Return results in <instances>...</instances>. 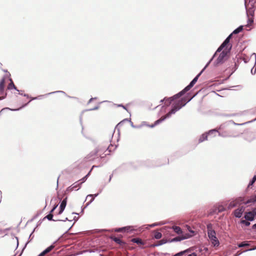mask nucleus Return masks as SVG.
<instances>
[{"instance_id":"f257e3e1","label":"nucleus","mask_w":256,"mask_h":256,"mask_svg":"<svg viewBox=\"0 0 256 256\" xmlns=\"http://www.w3.org/2000/svg\"><path fill=\"white\" fill-rule=\"evenodd\" d=\"M192 98L187 99L186 98H182L180 100H178L176 104H175L169 112L166 114L164 116H162L160 119L154 122V124L150 126L151 128H153L156 125L160 124L163 120H164L166 118H168L172 114H174L176 111L181 108L183 106H184Z\"/></svg>"},{"instance_id":"f03ea898","label":"nucleus","mask_w":256,"mask_h":256,"mask_svg":"<svg viewBox=\"0 0 256 256\" xmlns=\"http://www.w3.org/2000/svg\"><path fill=\"white\" fill-rule=\"evenodd\" d=\"M245 6L246 10V14L248 18V25H251L254 22V16L256 7V0H251L247 2L245 0Z\"/></svg>"},{"instance_id":"7ed1b4c3","label":"nucleus","mask_w":256,"mask_h":256,"mask_svg":"<svg viewBox=\"0 0 256 256\" xmlns=\"http://www.w3.org/2000/svg\"><path fill=\"white\" fill-rule=\"evenodd\" d=\"M111 152L110 146H109L107 150H104V148H100L94 152H92L88 156V158H89L90 160H94L95 158V156L93 158H91L93 156H99L101 158H104L106 155L110 154V152Z\"/></svg>"},{"instance_id":"20e7f679","label":"nucleus","mask_w":256,"mask_h":256,"mask_svg":"<svg viewBox=\"0 0 256 256\" xmlns=\"http://www.w3.org/2000/svg\"><path fill=\"white\" fill-rule=\"evenodd\" d=\"M256 202V194L252 196L246 202H244V197H239L236 198L234 200L231 202L228 206V208H232L236 206L238 204H240L242 203H244V204H248L250 203L254 202Z\"/></svg>"},{"instance_id":"39448f33","label":"nucleus","mask_w":256,"mask_h":256,"mask_svg":"<svg viewBox=\"0 0 256 256\" xmlns=\"http://www.w3.org/2000/svg\"><path fill=\"white\" fill-rule=\"evenodd\" d=\"M208 235L212 244L214 246H218L220 244L218 238L216 237V232L212 229L211 225L208 226Z\"/></svg>"},{"instance_id":"423d86ee","label":"nucleus","mask_w":256,"mask_h":256,"mask_svg":"<svg viewBox=\"0 0 256 256\" xmlns=\"http://www.w3.org/2000/svg\"><path fill=\"white\" fill-rule=\"evenodd\" d=\"M243 29L242 26H240L236 29L233 32L230 34L223 42V43L221 44V46L218 48L217 52H220L224 48L226 47V50H227V45L230 42V38H231V36L232 34H237L242 31Z\"/></svg>"},{"instance_id":"0eeeda50","label":"nucleus","mask_w":256,"mask_h":256,"mask_svg":"<svg viewBox=\"0 0 256 256\" xmlns=\"http://www.w3.org/2000/svg\"><path fill=\"white\" fill-rule=\"evenodd\" d=\"M201 73L202 72L193 79V80L190 82V84L187 86H186L179 93L176 94V96L177 97H180L182 96L185 92L188 91L196 82L198 78L200 75Z\"/></svg>"},{"instance_id":"6e6552de","label":"nucleus","mask_w":256,"mask_h":256,"mask_svg":"<svg viewBox=\"0 0 256 256\" xmlns=\"http://www.w3.org/2000/svg\"><path fill=\"white\" fill-rule=\"evenodd\" d=\"M187 228H188V230L192 234H185L184 235H182V236H177V237H176L174 238L172 240V242H178V241H180L182 240H185V239H187L188 238H190L191 236H192L193 235H194V232L191 230L190 229V226H187Z\"/></svg>"},{"instance_id":"1a4fd4ad","label":"nucleus","mask_w":256,"mask_h":256,"mask_svg":"<svg viewBox=\"0 0 256 256\" xmlns=\"http://www.w3.org/2000/svg\"><path fill=\"white\" fill-rule=\"evenodd\" d=\"M5 80L4 78H3L0 81V100L4 98L6 96V93L4 92L5 88Z\"/></svg>"},{"instance_id":"9d476101","label":"nucleus","mask_w":256,"mask_h":256,"mask_svg":"<svg viewBox=\"0 0 256 256\" xmlns=\"http://www.w3.org/2000/svg\"><path fill=\"white\" fill-rule=\"evenodd\" d=\"M255 216H256V208L251 212H246L244 218L246 220L252 221L254 220Z\"/></svg>"},{"instance_id":"9b49d317","label":"nucleus","mask_w":256,"mask_h":256,"mask_svg":"<svg viewBox=\"0 0 256 256\" xmlns=\"http://www.w3.org/2000/svg\"><path fill=\"white\" fill-rule=\"evenodd\" d=\"M176 94L170 98H164L163 100H160V102H164V104L166 106H168L175 99L178 98L179 97H177L176 96Z\"/></svg>"},{"instance_id":"f8f14e48","label":"nucleus","mask_w":256,"mask_h":256,"mask_svg":"<svg viewBox=\"0 0 256 256\" xmlns=\"http://www.w3.org/2000/svg\"><path fill=\"white\" fill-rule=\"evenodd\" d=\"M245 208L243 206L236 209L234 213V215L236 218H240Z\"/></svg>"},{"instance_id":"ddd939ff","label":"nucleus","mask_w":256,"mask_h":256,"mask_svg":"<svg viewBox=\"0 0 256 256\" xmlns=\"http://www.w3.org/2000/svg\"><path fill=\"white\" fill-rule=\"evenodd\" d=\"M131 242L136 243L140 246H142L146 244V242L142 240L140 238H133L131 240Z\"/></svg>"},{"instance_id":"4468645a","label":"nucleus","mask_w":256,"mask_h":256,"mask_svg":"<svg viewBox=\"0 0 256 256\" xmlns=\"http://www.w3.org/2000/svg\"><path fill=\"white\" fill-rule=\"evenodd\" d=\"M54 246H55L53 244L51 245L50 246L46 248L42 252H41L38 256H44L46 254L50 252L51 250H52L54 248Z\"/></svg>"},{"instance_id":"2eb2a0df","label":"nucleus","mask_w":256,"mask_h":256,"mask_svg":"<svg viewBox=\"0 0 256 256\" xmlns=\"http://www.w3.org/2000/svg\"><path fill=\"white\" fill-rule=\"evenodd\" d=\"M225 210V208L222 205L216 206L214 209V212L219 213Z\"/></svg>"},{"instance_id":"dca6fc26","label":"nucleus","mask_w":256,"mask_h":256,"mask_svg":"<svg viewBox=\"0 0 256 256\" xmlns=\"http://www.w3.org/2000/svg\"><path fill=\"white\" fill-rule=\"evenodd\" d=\"M66 200H67V198H66L64 199L63 200L62 202L60 205V210L58 212V214H61L62 212L64 211V209L65 208V207L66 204Z\"/></svg>"},{"instance_id":"f3484780","label":"nucleus","mask_w":256,"mask_h":256,"mask_svg":"<svg viewBox=\"0 0 256 256\" xmlns=\"http://www.w3.org/2000/svg\"><path fill=\"white\" fill-rule=\"evenodd\" d=\"M114 241L120 246H123L125 244V242H123L120 238L116 237H114L112 238Z\"/></svg>"},{"instance_id":"a211bd4d","label":"nucleus","mask_w":256,"mask_h":256,"mask_svg":"<svg viewBox=\"0 0 256 256\" xmlns=\"http://www.w3.org/2000/svg\"><path fill=\"white\" fill-rule=\"evenodd\" d=\"M131 230V227L130 226H126V227H124L122 228H117L115 230L116 232H122L124 231H128Z\"/></svg>"},{"instance_id":"6ab92c4d","label":"nucleus","mask_w":256,"mask_h":256,"mask_svg":"<svg viewBox=\"0 0 256 256\" xmlns=\"http://www.w3.org/2000/svg\"><path fill=\"white\" fill-rule=\"evenodd\" d=\"M78 182H79V181L75 182L71 186H70V190H78L79 188L80 187V185H78V184L80 183Z\"/></svg>"},{"instance_id":"aec40b11","label":"nucleus","mask_w":256,"mask_h":256,"mask_svg":"<svg viewBox=\"0 0 256 256\" xmlns=\"http://www.w3.org/2000/svg\"><path fill=\"white\" fill-rule=\"evenodd\" d=\"M208 140V134H204L198 140V142H204V140Z\"/></svg>"},{"instance_id":"412c9836","label":"nucleus","mask_w":256,"mask_h":256,"mask_svg":"<svg viewBox=\"0 0 256 256\" xmlns=\"http://www.w3.org/2000/svg\"><path fill=\"white\" fill-rule=\"evenodd\" d=\"M57 206V205L55 206H54V208L50 212H52L54 210L55 208H56ZM52 217H53V214H52L51 213L49 214L48 215H47L45 218H47L49 220H52Z\"/></svg>"},{"instance_id":"4be33fe9","label":"nucleus","mask_w":256,"mask_h":256,"mask_svg":"<svg viewBox=\"0 0 256 256\" xmlns=\"http://www.w3.org/2000/svg\"><path fill=\"white\" fill-rule=\"evenodd\" d=\"M172 229L174 230V232L177 233L178 234H180L182 233V230L179 226H172Z\"/></svg>"},{"instance_id":"5701e85b","label":"nucleus","mask_w":256,"mask_h":256,"mask_svg":"<svg viewBox=\"0 0 256 256\" xmlns=\"http://www.w3.org/2000/svg\"><path fill=\"white\" fill-rule=\"evenodd\" d=\"M12 88L16 90V88L14 86L12 80H10V82L8 84V90H12Z\"/></svg>"},{"instance_id":"b1692460","label":"nucleus","mask_w":256,"mask_h":256,"mask_svg":"<svg viewBox=\"0 0 256 256\" xmlns=\"http://www.w3.org/2000/svg\"><path fill=\"white\" fill-rule=\"evenodd\" d=\"M190 252V249H187V250H185L182 251L180 252H179L175 254L174 256H182L183 254H184L185 253L188 252Z\"/></svg>"},{"instance_id":"393cba45","label":"nucleus","mask_w":256,"mask_h":256,"mask_svg":"<svg viewBox=\"0 0 256 256\" xmlns=\"http://www.w3.org/2000/svg\"><path fill=\"white\" fill-rule=\"evenodd\" d=\"M162 234L160 232H154V237L156 239H160L162 238Z\"/></svg>"},{"instance_id":"a878e982","label":"nucleus","mask_w":256,"mask_h":256,"mask_svg":"<svg viewBox=\"0 0 256 256\" xmlns=\"http://www.w3.org/2000/svg\"><path fill=\"white\" fill-rule=\"evenodd\" d=\"M226 52H224V51H223L220 55V56L218 58V60L220 61L222 58L225 56L226 54Z\"/></svg>"},{"instance_id":"bb28decb","label":"nucleus","mask_w":256,"mask_h":256,"mask_svg":"<svg viewBox=\"0 0 256 256\" xmlns=\"http://www.w3.org/2000/svg\"><path fill=\"white\" fill-rule=\"evenodd\" d=\"M88 176V174L86 176L83 178H82L80 180H79V182L80 181V182L79 183L78 185H80L81 184H82L83 182H84L87 179Z\"/></svg>"},{"instance_id":"cd10ccee","label":"nucleus","mask_w":256,"mask_h":256,"mask_svg":"<svg viewBox=\"0 0 256 256\" xmlns=\"http://www.w3.org/2000/svg\"><path fill=\"white\" fill-rule=\"evenodd\" d=\"M242 223L244 224L246 226H248L250 224V222L244 220H242Z\"/></svg>"},{"instance_id":"c85d7f7f","label":"nucleus","mask_w":256,"mask_h":256,"mask_svg":"<svg viewBox=\"0 0 256 256\" xmlns=\"http://www.w3.org/2000/svg\"><path fill=\"white\" fill-rule=\"evenodd\" d=\"M248 246V244L242 242L238 245V247L241 248L245 246Z\"/></svg>"},{"instance_id":"c756f323","label":"nucleus","mask_w":256,"mask_h":256,"mask_svg":"<svg viewBox=\"0 0 256 256\" xmlns=\"http://www.w3.org/2000/svg\"><path fill=\"white\" fill-rule=\"evenodd\" d=\"M255 182L253 180H252L249 183L248 188H250V186H252L253 184Z\"/></svg>"},{"instance_id":"7c9ffc66","label":"nucleus","mask_w":256,"mask_h":256,"mask_svg":"<svg viewBox=\"0 0 256 256\" xmlns=\"http://www.w3.org/2000/svg\"><path fill=\"white\" fill-rule=\"evenodd\" d=\"M159 242H160V244H156V245H155V246H157L161 245V244H164L165 242H164V240H160V241Z\"/></svg>"},{"instance_id":"2f4dec72","label":"nucleus","mask_w":256,"mask_h":256,"mask_svg":"<svg viewBox=\"0 0 256 256\" xmlns=\"http://www.w3.org/2000/svg\"><path fill=\"white\" fill-rule=\"evenodd\" d=\"M188 256H197V254L195 252H193L190 254H188Z\"/></svg>"},{"instance_id":"473e14b6","label":"nucleus","mask_w":256,"mask_h":256,"mask_svg":"<svg viewBox=\"0 0 256 256\" xmlns=\"http://www.w3.org/2000/svg\"><path fill=\"white\" fill-rule=\"evenodd\" d=\"M244 62H245L246 63V62H248V61L250 60H249V58H244Z\"/></svg>"},{"instance_id":"72a5a7b5","label":"nucleus","mask_w":256,"mask_h":256,"mask_svg":"<svg viewBox=\"0 0 256 256\" xmlns=\"http://www.w3.org/2000/svg\"><path fill=\"white\" fill-rule=\"evenodd\" d=\"M87 197H88H88H91V198H92V200H90V202H92V200H94V198H93V195H92V194L88 195V196H87Z\"/></svg>"},{"instance_id":"f704fd0d","label":"nucleus","mask_w":256,"mask_h":256,"mask_svg":"<svg viewBox=\"0 0 256 256\" xmlns=\"http://www.w3.org/2000/svg\"><path fill=\"white\" fill-rule=\"evenodd\" d=\"M118 106H122V107L124 109H125V110H126V106H123V105H122V104H119V105H118Z\"/></svg>"},{"instance_id":"c9c22d12","label":"nucleus","mask_w":256,"mask_h":256,"mask_svg":"<svg viewBox=\"0 0 256 256\" xmlns=\"http://www.w3.org/2000/svg\"><path fill=\"white\" fill-rule=\"evenodd\" d=\"M252 180H253L254 182H256V175H255V176L253 177V178H252Z\"/></svg>"},{"instance_id":"e433bc0d","label":"nucleus","mask_w":256,"mask_h":256,"mask_svg":"<svg viewBox=\"0 0 256 256\" xmlns=\"http://www.w3.org/2000/svg\"><path fill=\"white\" fill-rule=\"evenodd\" d=\"M252 228L256 229V224L253 225Z\"/></svg>"},{"instance_id":"4c0bfd02","label":"nucleus","mask_w":256,"mask_h":256,"mask_svg":"<svg viewBox=\"0 0 256 256\" xmlns=\"http://www.w3.org/2000/svg\"><path fill=\"white\" fill-rule=\"evenodd\" d=\"M92 100V98H90L89 100V102H90Z\"/></svg>"},{"instance_id":"58836bf2","label":"nucleus","mask_w":256,"mask_h":256,"mask_svg":"<svg viewBox=\"0 0 256 256\" xmlns=\"http://www.w3.org/2000/svg\"><path fill=\"white\" fill-rule=\"evenodd\" d=\"M26 104H24V105H23V106H22V107H24V106H26Z\"/></svg>"}]
</instances>
